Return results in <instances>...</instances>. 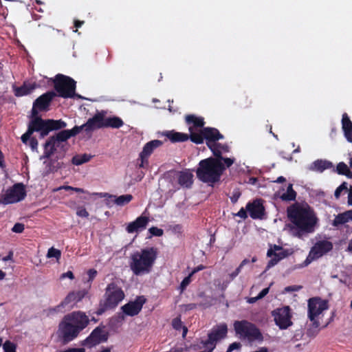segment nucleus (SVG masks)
I'll use <instances>...</instances> for the list:
<instances>
[{"mask_svg": "<svg viewBox=\"0 0 352 352\" xmlns=\"http://www.w3.org/2000/svg\"><path fill=\"white\" fill-rule=\"evenodd\" d=\"M287 215L292 223L289 230L292 236L302 238L315 231L318 219L309 206L294 205L287 209Z\"/></svg>", "mask_w": 352, "mask_h": 352, "instance_id": "obj_1", "label": "nucleus"}, {"mask_svg": "<svg viewBox=\"0 0 352 352\" xmlns=\"http://www.w3.org/2000/svg\"><path fill=\"white\" fill-rule=\"evenodd\" d=\"M235 162V158L221 157L214 159L209 157L199 162L196 173L197 178L203 182L210 185L219 181L226 168L230 167Z\"/></svg>", "mask_w": 352, "mask_h": 352, "instance_id": "obj_2", "label": "nucleus"}, {"mask_svg": "<svg viewBox=\"0 0 352 352\" xmlns=\"http://www.w3.org/2000/svg\"><path fill=\"white\" fill-rule=\"evenodd\" d=\"M89 322V318L84 312H72L66 315L59 324L58 336L64 343L69 342L78 336Z\"/></svg>", "mask_w": 352, "mask_h": 352, "instance_id": "obj_3", "label": "nucleus"}, {"mask_svg": "<svg viewBox=\"0 0 352 352\" xmlns=\"http://www.w3.org/2000/svg\"><path fill=\"white\" fill-rule=\"evenodd\" d=\"M157 256V250L146 248L134 252L129 257V267L135 276H144L151 273Z\"/></svg>", "mask_w": 352, "mask_h": 352, "instance_id": "obj_4", "label": "nucleus"}, {"mask_svg": "<svg viewBox=\"0 0 352 352\" xmlns=\"http://www.w3.org/2000/svg\"><path fill=\"white\" fill-rule=\"evenodd\" d=\"M66 126L67 124L61 120H43L39 117H36L32 119L28 125L27 132L21 136V140L23 142L26 143L34 131L39 132L41 136L43 138L46 136L50 131L63 129Z\"/></svg>", "mask_w": 352, "mask_h": 352, "instance_id": "obj_5", "label": "nucleus"}, {"mask_svg": "<svg viewBox=\"0 0 352 352\" xmlns=\"http://www.w3.org/2000/svg\"><path fill=\"white\" fill-rule=\"evenodd\" d=\"M234 328L236 335L241 339L248 340L249 342H261L263 340L260 330L254 324L247 320L236 321L234 323Z\"/></svg>", "mask_w": 352, "mask_h": 352, "instance_id": "obj_6", "label": "nucleus"}, {"mask_svg": "<svg viewBox=\"0 0 352 352\" xmlns=\"http://www.w3.org/2000/svg\"><path fill=\"white\" fill-rule=\"evenodd\" d=\"M53 81L54 89L58 96L68 98L76 96V81L70 77L57 74Z\"/></svg>", "mask_w": 352, "mask_h": 352, "instance_id": "obj_7", "label": "nucleus"}, {"mask_svg": "<svg viewBox=\"0 0 352 352\" xmlns=\"http://www.w3.org/2000/svg\"><path fill=\"white\" fill-rule=\"evenodd\" d=\"M87 292L84 290L70 292L59 305L47 309V316H53L72 309L85 296Z\"/></svg>", "mask_w": 352, "mask_h": 352, "instance_id": "obj_8", "label": "nucleus"}, {"mask_svg": "<svg viewBox=\"0 0 352 352\" xmlns=\"http://www.w3.org/2000/svg\"><path fill=\"white\" fill-rule=\"evenodd\" d=\"M333 243L327 240L322 239L318 241L311 248L307 258L300 267H306L313 261L316 260L326 254L333 249Z\"/></svg>", "mask_w": 352, "mask_h": 352, "instance_id": "obj_9", "label": "nucleus"}, {"mask_svg": "<svg viewBox=\"0 0 352 352\" xmlns=\"http://www.w3.org/2000/svg\"><path fill=\"white\" fill-rule=\"evenodd\" d=\"M222 138L223 135L214 128L206 127L200 130L199 132H195L192 127H190V139L194 143L201 144L204 139H206L207 142H216Z\"/></svg>", "mask_w": 352, "mask_h": 352, "instance_id": "obj_10", "label": "nucleus"}, {"mask_svg": "<svg viewBox=\"0 0 352 352\" xmlns=\"http://www.w3.org/2000/svg\"><path fill=\"white\" fill-rule=\"evenodd\" d=\"M105 306L107 308L116 307L124 298L122 289L115 283L108 285L105 292Z\"/></svg>", "mask_w": 352, "mask_h": 352, "instance_id": "obj_11", "label": "nucleus"}, {"mask_svg": "<svg viewBox=\"0 0 352 352\" xmlns=\"http://www.w3.org/2000/svg\"><path fill=\"white\" fill-rule=\"evenodd\" d=\"M25 196V190L23 185L22 184H16L6 190L0 201L5 205L14 204L23 200Z\"/></svg>", "mask_w": 352, "mask_h": 352, "instance_id": "obj_12", "label": "nucleus"}, {"mask_svg": "<svg viewBox=\"0 0 352 352\" xmlns=\"http://www.w3.org/2000/svg\"><path fill=\"white\" fill-rule=\"evenodd\" d=\"M106 114L105 111H98L92 118H89L86 123L78 126L79 131L84 130L87 133H91L96 129L104 128V121Z\"/></svg>", "mask_w": 352, "mask_h": 352, "instance_id": "obj_13", "label": "nucleus"}, {"mask_svg": "<svg viewBox=\"0 0 352 352\" xmlns=\"http://www.w3.org/2000/svg\"><path fill=\"white\" fill-rule=\"evenodd\" d=\"M327 304L324 300L320 298H314L308 301V317L314 322L316 327L318 326V322L316 318L320 316L323 311L327 309Z\"/></svg>", "mask_w": 352, "mask_h": 352, "instance_id": "obj_14", "label": "nucleus"}, {"mask_svg": "<svg viewBox=\"0 0 352 352\" xmlns=\"http://www.w3.org/2000/svg\"><path fill=\"white\" fill-rule=\"evenodd\" d=\"M272 316L276 325L281 329H286L292 324V314L288 306L275 309L272 311Z\"/></svg>", "mask_w": 352, "mask_h": 352, "instance_id": "obj_15", "label": "nucleus"}, {"mask_svg": "<svg viewBox=\"0 0 352 352\" xmlns=\"http://www.w3.org/2000/svg\"><path fill=\"white\" fill-rule=\"evenodd\" d=\"M56 96L54 91H48L40 97H38L34 102L33 107L32 109V118H35L38 116V110L45 111L48 109V107L52 100V99Z\"/></svg>", "mask_w": 352, "mask_h": 352, "instance_id": "obj_16", "label": "nucleus"}, {"mask_svg": "<svg viewBox=\"0 0 352 352\" xmlns=\"http://www.w3.org/2000/svg\"><path fill=\"white\" fill-rule=\"evenodd\" d=\"M108 332L104 328L97 327L82 342V345L89 347L94 346L101 342H106L108 339Z\"/></svg>", "mask_w": 352, "mask_h": 352, "instance_id": "obj_17", "label": "nucleus"}, {"mask_svg": "<svg viewBox=\"0 0 352 352\" xmlns=\"http://www.w3.org/2000/svg\"><path fill=\"white\" fill-rule=\"evenodd\" d=\"M289 254L288 250H284L282 247L278 245H274L273 248L267 250V255L270 257L266 267V270L276 265L280 260L286 258Z\"/></svg>", "mask_w": 352, "mask_h": 352, "instance_id": "obj_18", "label": "nucleus"}, {"mask_svg": "<svg viewBox=\"0 0 352 352\" xmlns=\"http://www.w3.org/2000/svg\"><path fill=\"white\" fill-rule=\"evenodd\" d=\"M162 142L158 140H154L147 142L143 147L140 153L141 163L139 166L144 168L148 164V157L153 153L155 149L162 146Z\"/></svg>", "mask_w": 352, "mask_h": 352, "instance_id": "obj_19", "label": "nucleus"}, {"mask_svg": "<svg viewBox=\"0 0 352 352\" xmlns=\"http://www.w3.org/2000/svg\"><path fill=\"white\" fill-rule=\"evenodd\" d=\"M146 299L144 296H138L134 301H131L122 307L123 312L128 316L137 315L142 309Z\"/></svg>", "mask_w": 352, "mask_h": 352, "instance_id": "obj_20", "label": "nucleus"}, {"mask_svg": "<svg viewBox=\"0 0 352 352\" xmlns=\"http://www.w3.org/2000/svg\"><path fill=\"white\" fill-rule=\"evenodd\" d=\"M228 333V327L225 323H221L212 328L208 333L210 339L212 340L214 344L217 345V342L224 339Z\"/></svg>", "mask_w": 352, "mask_h": 352, "instance_id": "obj_21", "label": "nucleus"}, {"mask_svg": "<svg viewBox=\"0 0 352 352\" xmlns=\"http://www.w3.org/2000/svg\"><path fill=\"white\" fill-rule=\"evenodd\" d=\"M148 221V217L142 214L135 221L128 223L126 227V230L129 234L140 232L146 228Z\"/></svg>", "mask_w": 352, "mask_h": 352, "instance_id": "obj_22", "label": "nucleus"}, {"mask_svg": "<svg viewBox=\"0 0 352 352\" xmlns=\"http://www.w3.org/2000/svg\"><path fill=\"white\" fill-rule=\"evenodd\" d=\"M246 210L252 219L261 218L264 213V207L261 199H256L252 203H248L246 206Z\"/></svg>", "mask_w": 352, "mask_h": 352, "instance_id": "obj_23", "label": "nucleus"}, {"mask_svg": "<svg viewBox=\"0 0 352 352\" xmlns=\"http://www.w3.org/2000/svg\"><path fill=\"white\" fill-rule=\"evenodd\" d=\"M214 342L210 339L208 336L207 338H201L198 340L194 344L193 349L197 352H212L215 349Z\"/></svg>", "mask_w": 352, "mask_h": 352, "instance_id": "obj_24", "label": "nucleus"}, {"mask_svg": "<svg viewBox=\"0 0 352 352\" xmlns=\"http://www.w3.org/2000/svg\"><path fill=\"white\" fill-rule=\"evenodd\" d=\"M80 133L78 126H75L71 130H63L58 133L55 136L51 137L52 139L56 140V144L60 146V144L69 139L71 137L75 136Z\"/></svg>", "mask_w": 352, "mask_h": 352, "instance_id": "obj_25", "label": "nucleus"}, {"mask_svg": "<svg viewBox=\"0 0 352 352\" xmlns=\"http://www.w3.org/2000/svg\"><path fill=\"white\" fill-rule=\"evenodd\" d=\"M333 167V163L326 160H317L312 162L308 167L311 171L322 173L327 169Z\"/></svg>", "mask_w": 352, "mask_h": 352, "instance_id": "obj_26", "label": "nucleus"}, {"mask_svg": "<svg viewBox=\"0 0 352 352\" xmlns=\"http://www.w3.org/2000/svg\"><path fill=\"white\" fill-rule=\"evenodd\" d=\"M207 145L216 157L214 159H220L221 157H223L221 156L223 153H228L230 151V148L226 144H221L216 142H207Z\"/></svg>", "mask_w": 352, "mask_h": 352, "instance_id": "obj_27", "label": "nucleus"}, {"mask_svg": "<svg viewBox=\"0 0 352 352\" xmlns=\"http://www.w3.org/2000/svg\"><path fill=\"white\" fill-rule=\"evenodd\" d=\"M342 129L345 138L348 142L352 143V122L346 113L342 115Z\"/></svg>", "mask_w": 352, "mask_h": 352, "instance_id": "obj_28", "label": "nucleus"}, {"mask_svg": "<svg viewBox=\"0 0 352 352\" xmlns=\"http://www.w3.org/2000/svg\"><path fill=\"white\" fill-rule=\"evenodd\" d=\"M193 182V175L188 170L181 171L178 174V183L184 188H190Z\"/></svg>", "mask_w": 352, "mask_h": 352, "instance_id": "obj_29", "label": "nucleus"}, {"mask_svg": "<svg viewBox=\"0 0 352 352\" xmlns=\"http://www.w3.org/2000/svg\"><path fill=\"white\" fill-rule=\"evenodd\" d=\"M56 142H56V140L52 139L51 138L46 142L44 145L43 155L40 157L41 160L47 159L54 154L56 148L60 146L56 144Z\"/></svg>", "mask_w": 352, "mask_h": 352, "instance_id": "obj_30", "label": "nucleus"}, {"mask_svg": "<svg viewBox=\"0 0 352 352\" xmlns=\"http://www.w3.org/2000/svg\"><path fill=\"white\" fill-rule=\"evenodd\" d=\"M37 87L36 83L25 82L21 87L14 89L16 96L20 97L30 94Z\"/></svg>", "mask_w": 352, "mask_h": 352, "instance_id": "obj_31", "label": "nucleus"}, {"mask_svg": "<svg viewBox=\"0 0 352 352\" xmlns=\"http://www.w3.org/2000/svg\"><path fill=\"white\" fill-rule=\"evenodd\" d=\"M352 220V210L338 214L333 221V226H339Z\"/></svg>", "mask_w": 352, "mask_h": 352, "instance_id": "obj_32", "label": "nucleus"}, {"mask_svg": "<svg viewBox=\"0 0 352 352\" xmlns=\"http://www.w3.org/2000/svg\"><path fill=\"white\" fill-rule=\"evenodd\" d=\"M186 122L188 124H192V126H189L193 128V131L198 132L197 128H201L204 125V119L201 117H196L194 115H188L186 117ZM201 129L199 130V132Z\"/></svg>", "mask_w": 352, "mask_h": 352, "instance_id": "obj_33", "label": "nucleus"}, {"mask_svg": "<svg viewBox=\"0 0 352 352\" xmlns=\"http://www.w3.org/2000/svg\"><path fill=\"white\" fill-rule=\"evenodd\" d=\"M104 128L111 127L119 129L123 126L124 122L121 118L117 116L107 117L104 116Z\"/></svg>", "mask_w": 352, "mask_h": 352, "instance_id": "obj_34", "label": "nucleus"}, {"mask_svg": "<svg viewBox=\"0 0 352 352\" xmlns=\"http://www.w3.org/2000/svg\"><path fill=\"white\" fill-rule=\"evenodd\" d=\"M115 204L119 206H123L129 204L132 199L133 196L130 194L123 195L120 196L113 195L111 197Z\"/></svg>", "mask_w": 352, "mask_h": 352, "instance_id": "obj_35", "label": "nucleus"}, {"mask_svg": "<svg viewBox=\"0 0 352 352\" xmlns=\"http://www.w3.org/2000/svg\"><path fill=\"white\" fill-rule=\"evenodd\" d=\"M168 138L173 142H184L188 140L190 137L187 134L179 132H168L166 134Z\"/></svg>", "mask_w": 352, "mask_h": 352, "instance_id": "obj_36", "label": "nucleus"}, {"mask_svg": "<svg viewBox=\"0 0 352 352\" xmlns=\"http://www.w3.org/2000/svg\"><path fill=\"white\" fill-rule=\"evenodd\" d=\"M296 193L293 189L292 184H289L287 191L280 195V198L284 201H293L296 199Z\"/></svg>", "mask_w": 352, "mask_h": 352, "instance_id": "obj_37", "label": "nucleus"}, {"mask_svg": "<svg viewBox=\"0 0 352 352\" xmlns=\"http://www.w3.org/2000/svg\"><path fill=\"white\" fill-rule=\"evenodd\" d=\"M91 158V156L87 154L77 155L73 157L72 163L74 165L79 166L84 163L89 162Z\"/></svg>", "mask_w": 352, "mask_h": 352, "instance_id": "obj_38", "label": "nucleus"}, {"mask_svg": "<svg viewBox=\"0 0 352 352\" xmlns=\"http://www.w3.org/2000/svg\"><path fill=\"white\" fill-rule=\"evenodd\" d=\"M172 325L173 328L176 330L182 329V337H186L188 332V329L186 327L183 326L182 322L181 321L180 318H176L173 319L172 322Z\"/></svg>", "mask_w": 352, "mask_h": 352, "instance_id": "obj_39", "label": "nucleus"}, {"mask_svg": "<svg viewBox=\"0 0 352 352\" xmlns=\"http://www.w3.org/2000/svg\"><path fill=\"white\" fill-rule=\"evenodd\" d=\"M348 184L346 182H343L335 190L334 196L336 199H338L342 193H346L348 192Z\"/></svg>", "mask_w": 352, "mask_h": 352, "instance_id": "obj_40", "label": "nucleus"}, {"mask_svg": "<svg viewBox=\"0 0 352 352\" xmlns=\"http://www.w3.org/2000/svg\"><path fill=\"white\" fill-rule=\"evenodd\" d=\"M335 171L339 175L349 174V168L347 165L344 162H340L335 170Z\"/></svg>", "mask_w": 352, "mask_h": 352, "instance_id": "obj_41", "label": "nucleus"}, {"mask_svg": "<svg viewBox=\"0 0 352 352\" xmlns=\"http://www.w3.org/2000/svg\"><path fill=\"white\" fill-rule=\"evenodd\" d=\"M61 252L59 250L56 249L54 248H50L47 254V258H55L57 261H58L60 258Z\"/></svg>", "mask_w": 352, "mask_h": 352, "instance_id": "obj_42", "label": "nucleus"}, {"mask_svg": "<svg viewBox=\"0 0 352 352\" xmlns=\"http://www.w3.org/2000/svg\"><path fill=\"white\" fill-rule=\"evenodd\" d=\"M3 348L4 352H16L15 345L10 341H6L3 344Z\"/></svg>", "mask_w": 352, "mask_h": 352, "instance_id": "obj_43", "label": "nucleus"}, {"mask_svg": "<svg viewBox=\"0 0 352 352\" xmlns=\"http://www.w3.org/2000/svg\"><path fill=\"white\" fill-rule=\"evenodd\" d=\"M148 231L152 235L157 236H161L164 233L163 230L157 227H151L149 228Z\"/></svg>", "mask_w": 352, "mask_h": 352, "instance_id": "obj_44", "label": "nucleus"}, {"mask_svg": "<svg viewBox=\"0 0 352 352\" xmlns=\"http://www.w3.org/2000/svg\"><path fill=\"white\" fill-rule=\"evenodd\" d=\"M191 282V276H190V274L186 277L181 283L179 288L181 289V292H183L186 289V287L190 284Z\"/></svg>", "mask_w": 352, "mask_h": 352, "instance_id": "obj_45", "label": "nucleus"}, {"mask_svg": "<svg viewBox=\"0 0 352 352\" xmlns=\"http://www.w3.org/2000/svg\"><path fill=\"white\" fill-rule=\"evenodd\" d=\"M76 214L80 217H88L89 212L84 207H78L76 210Z\"/></svg>", "mask_w": 352, "mask_h": 352, "instance_id": "obj_46", "label": "nucleus"}, {"mask_svg": "<svg viewBox=\"0 0 352 352\" xmlns=\"http://www.w3.org/2000/svg\"><path fill=\"white\" fill-rule=\"evenodd\" d=\"M12 230L16 233H21L24 230V225L23 223H16L13 226Z\"/></svg>", "mask_w": 352, "mask_h": 352, "instance_id": "obj_47", "label": "nucleus"}, {"mask_svg": "<svg viewBox=\"0 0 352 352\" xmlns=\"http://www.w3.org/2000/svg\"><path fill=\"white\" fill-rule=\"evenodd\" d=\"M97 275V271L94 269H91L87 272L88 282L92 281Z\"/></svg>", "mask_w": 352, "mask_h": 352, "instance_id": "obj_48", "label": "nucleus"}, {"mask_svg": "<svg viewBox=\"0 0 352 352\" xmlns=\"http://www.w3.org/2000/svg\"><path fill=\"white\" fill-rule=\"evenodd\" d=\"M241 346V344L239 342H233L229 346L226 352H232L235 349H239Z\"/></svg>", "mask_w": 352, "mask_h": 352, "instance_id": "obj_49", "label": "nucleus"}, {"mask_svg": "<svg viewBox=\"0 0 352 352\" xmlns=\"http://www.w3.org/2000/svg\"><path fill=\"white\" fill-rule=\"evenodd\" d=\"M301 288L300 286L292 285L288 286L285 288V292H292L298 291Z\"/></svg>", "mask_w": 352, "mask_h": 352, "instance_id": "obj_50", "label": "nucleus"}, {"mask_svg": "<svg viewBox=\"0 0 352 352\" xmlns=\"http://www.w3.org/2000/svg\"><path fill=\"white\" fill-rule=\"evenodd\" d=\"M257 261V258L256 256H254L252 257V260L250 261L249 259L248 258H245L244 260L242 261V262L241 263V264L239 265V266L241 267H243L244 265H247L248 263H249L250 262H252V263H254Z\"/></svg>", "mask_w": 352, "mask_h": 352, "instance_id": "obj_51", "label": "nucleus"}, {"mask_svg": "<svg viewBox=\"0 0 352 352\" xmlns=\"http://www.w3.org/2000/svg\"><path fill=\"white\" fill-rule=\"evenodd\" d=\"M65 278H69L71 280L74 279V276L72 272L68 271V272L63 273L60 275L61 279H64Z\"/></svg>", "mask_w": 352, "mask_h": 352, "instance_id": "obj_52", "label": "nucleus"}, {"mask_svg": "<svg viewBox=\"0 0 352 352\" xmlns=\"http://www.w3.org/2000/svg\"><path fill=\"white\" fill-rule=\"evenodd\" d=\"M236 215L241 217V219H245L248 217L246 210L243 208L240 209Z\"/></svg>", "mask_w": 352, "mask_h": 352, "instance_id": "obj_53", "label": "nucleus"}, {"mask_svg": "<svg viewBox=\"0 0 352 352\" xmlns=\"http://www.w3.org/2000/svg\"><path fill=\"white\" fill-rule=\"evenodd\" d=\"M242 267L239 266L233 272H232L230 274V276L232 279H234L235 277H236L241 272Z\"/></svg>", "mask_w": 352, "mask_h": 352, "instance_id": "obj_54", "label": "nucleus"}, {"mask_svg": "<svg viewBox=\"0 0 352 352\" xmlns=\"http://www.w3.org/2000/svg\"><path fill=\"white\" fill-rule=\"evenodd\" d=\"M240 195L241 194L239 192H233L232 195L230 197L231 201L232 203H236L238 201Z\"/></svg>", "mask_w": 352, "mask_h": 352, "instance_id": "obj_55", "label": "nucleus"}, {"mask_svg": "<svg viewBox=\"0 0 352 352\" xmlns=\"http://www.w3.org/2000/svg\"><path fill=\"white\" fill-rule=\"evenodd\" d=\"M205 268V267L202 265H198L197 267H196L195 268H194L192 270V271L190 273V276H192L193 274H195V273L204 270Z\"/></svg>", "mask_w": 352, "mask_h": 352, "instance_id": "obj_56", "label": "nucleus"}, {"mask_svg": "<svg viewBox=\"0 0 352 352\" xmlns=\"http://www.w3.org/2000/svg\"><path fill=\"white\" fill-rule=\"evenodd\" d=\"M269 289L270 288L269 287H267V288H265L263 289L258 294V298L261 299L263 298L264 296H265L268 292H269Z\"/></svg>", "mask_w": 352, "mask_h": 352, "instance_id": "obj_57", "label": "nucleus"}, {"mask_svg": "<svg viewBox=\"0 0 352 352\" xmlns=\"http://www.w3.org/2000/svg\"><path fill=\"white\" fill-rule=\"evenodd\" d=\"M349 206H352V186L350 187V188L348 190V201H347Z\"/></svg>", "mask_w": 352, "mask_h": 352, "instance_id": "obj_58", "label": "nucleus"}, {"mask_svg": "<svg viewBox=\"0 0 352 352\" xmlns=\"http://www.w3.org/2000/svg\"><path fill=\"white\" fill-rule=\"evenodd\" d=\"M61 189H64V190H74V187L70 186H60V187L54 189V191H58V190H60Z\"/></svg>", "mask_w": 352, "mask_h": 352, "instance_id": "obj_59", "label": "nucleus"}, {"mask_svg": "<svg viewBox=\"0 0 352 352\" xmlns=\"http://www.w3.org/2000/svg\"><path fill=\"white\" fill-rule=\"evenodd\" d=\"M30 146L32 150L36 149L38 146V142L35 139H32L30 140Z\"/></svg>", "mask_w": 352, "mask_h": 352, "instance_id": "obj_60", "label": "nucleus"}, {"mask_svg": "<svg viewBox=\"0 0 352 352\" xmlns=\"http://www.w3.org/2000/svg\"><path fill=\"white\" fill-rule=\"evenodd\" d=\"M184 307H185V310H191L196 307V305L193 304V303L188 304V305H184Z\"/></svg>", "mask_w": 352, "mask_h": 352, "instance_id": "obj_61", "label": "nucleus"}, {"mask_svg": "<svg viewBox=\"0 0 352 352\" xmlns=\"http://www.w3.org/2000/svg\"><path fill=\"white\" fill-rule=\"evenodd\" d=\"M13 253L10 252L8 255L3 258V261H10L12 258Z\"/></svg>", "mask_w": 352, "mask_h": 352, "instance_id": "obj_62", "label": "nucleus"}, {"mask_svg": "<svg viewBox=\"0 0 352 352\" xmlns=\"http://www.w3.org/2000/svg\"><path fill=\"white\" fill-rule=\"evenodd\" d=\"M258 300H260V298H258V296H256V297H252V298H249V299L248 300V302L249 303H254V302H256Z\"/></svg>", "mask_w": 352, "mask_h": 352, "instance_id": "obj_63", "label": "nucleus"}, {"mask_svg": "<svg viewBox=\"0 0 352 352\" xmlns=\"http://www.w3.org/2000/svg\"><path fill=\"white\" fill-rule=\"evenodd\" d=\"M285 181V178L283 177V176L278 177L277 178V179L276 180V182H278V183H282V182H283Z\"/></svg>", "mask_w": 352, "mask_h": 352, "instance_id": "obj_64", "label": "nucleus"}]
</instances>
